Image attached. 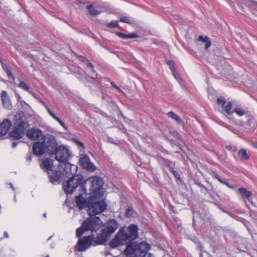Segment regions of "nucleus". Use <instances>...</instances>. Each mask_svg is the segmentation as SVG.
Segmentation results:
<instances>
[{
    "label": "nucleus",
    "instance_id": "f257e3e1",
    "mask_svg": "<svg viewBox=\"0 0 257 257\" xmlns=\"http://www.w3.org/2000/svg\"><path fill=\"white\" fill-rule=\"evenodd\" d=\"M138 237V227L132 224L128 227L120 228L114 238L109 243L112 248L116 247L121 245L127 244L123 253L127 257H137L138 255L146 253L151 248L150 244L142 241L134 244L133 241Z\"/></svg>",
    "mask_w": 257,
    "mask_h": 257
},
{
    "label": "nucleus",
    "instance_id": "f03ea898",
    "mask_svg": "<svg viewBox=\"0 0 257 257\" xmlns=\"http://www.w3.org/2000/svg\"><path fill=\"white\" fill-rule=\"evenodd\" d=\"M89 181L91 183L90 189L91 192L90 197L94 199L101 197L103 195L102 191L103 180L98 176H93L90 177Z\"/></svg>",
    "mask_w": 257,
    "mask_h": 257
},
{
    "label": "nucleus",
    "instance_id": "7ed1b4c3",
    "mask_svg": "<svg viewBox=\"0 0 257 257\" xmlns=\"http://www.w3.org/2000/svg\"><path fill=\"white\" fill-rule=\"evenodd\" d=\"M82 180L79 176H73L64 183L63 189L67 194H72L75 189L81 185Z\"/></svg>",
    "mask_w": 257,
    "mask_h": 257
},
{
    "label": "nucleus",
    "instance_id": "20e7f679",
    "mask_svg": "<svg viewBox=\"0 0 257 257\" xmlns=\"http://www.w3.org/2000/svg\"><path fill=\"white\" fill-rule=\"evenodd\" d=\"M94 236L93 235L84 236L78 239L75 246V250L83 252L88 249L93 244Z\"/></svg>",
    "mask_w": 257,
    "mask_h": 257
},
{
    "label": "nucleus",
    "instance_id": "39448f33",
    "mask_svg": "<svg viewBox=\"0 0 257 257\" xmlns=\"http://www.w3.org/2000/svg\"><path fill=\"white\" fill-rule=\"evenodd\" d=\"M88 214L89 216H95L104 212L107 207L106 202L104 200H99L90 203L88 206Z\"/></svg>",
    "mask_w": 257,
    "mask_h": 257
},
{
    "label": "nucleus",
    "instance_id": "423d86ee",
    "mask_svg": "<svg viewBox=\"0 0 257 257\" xmlns=\"http://www.w3.org/2000/svg\"><path fill=\"white\" fill-rule=\"evenodd\" d=\"M86 229L92 232L98 230L101 226L102 221L99 217L90 216L83 221Z\"/></svg>",
    "mask_w": 257,
    "mask_h": 257
},
{
    "label": "nucleus",
    "instance_id": "0eeeda50",
    "mask_svg": "<svg viewBox=\"0 0 257 257\" xmlns=\"http://www.w3.org/2000/svg\"><path fill=\"white\" fill-rule=\"evenodd\" d=\"M54 154L55 155L56 160L60 163L68 162L70 157L69 150L63 145L58 146Z\"/></svg>",
    "mask_w": 257,
    "mask_h": 257
},
{
    "label": "nucleus",
    "instance_id": "6e6552de",
    "mask_svg": "<svg viewBox=\"0 0 257 257\" xmlns=\"http://www.w3.org/2000/svg\"><path fill=\"white\" fill-rule=\"evenodd\" d=\"M45 141L46 139H43L40 141L35 142L33 146V152L35 155L42 156L47 152Z\"/></svg>",
    "mask_w": 257,
    "mask_h": 257
},
{
    "label": "nucleus",
    "instance_id": "1a4fd4ad",
    "mask_svg": "<svg viewBox=\"0 0 257 257\" xmlns=\"http://www.w3.org/2000/svg\"><path fill=\"white\" fill-rule=\"evenodd\" d=\"M27 137L30 140L36 141L40 139V141L46 139V136L42 131L35 127L29 129L27 132Z\"/></svg>",
    "mask_w": 257,
    "mask_h": 257
},
{
    "label": "nucleus",
    "instance_id": "9d476101",
    "mask_svg": "<svg viewBox=\"0 0 257 257\" xmlns=\"http://www.w3.org/2000/svg\"><path fill=\"white\" fill-rule=\"evenodd\" d=\"M64 167L63 171L62 172V175L65 177H69L71 175H74L76 171L77 166L70 163L69 162H64Z\"/></svg>",
    "mask_w": 257,
    "mask_h": 257
},
{
    "label": "nucleus",
    "instance_id": "9b49d317",
    "mask_svg": "<svg viewBox=\"0 0 257 257\" xmlns=\"http://www.w3.org/2000/svg\"><path fill=\"white\" fill-rule=\"evenodd\" d=\"M110 236L102 229L101 232L98 233L95 239H94L93 245L105 244Z\"/></svg>",
    "mask_w": 257,
    "mask_h": 257
},
{
    "label": "nucleus",
    "instance_id": "f8f14e48",
    "mask_svg": "<svg viewBox=\"0 0 257 257\" xmlns=\"http://www.w3.org/2000/svg\"><path fill=\"white\" fill-rule=\"evenodd\" d=\"M79 163L83 168L90 171H94L96 169L95 166L90 162V160L88 156L84 155L79 160Z\"/></svg>",
    "mask_w": 257,
    "mask_h": 257
},
{
    "label": "nucleus",
    "instance_id": "ddd939ff",
    "mask_svg": "<svg viewBox=\"0 0 257 257\" xmlns=\"http://www.w3.org/2000/svg\"><path fill=\"white\" fill-rule=\"evenodd\" d=\"M45 145L47 152H49L51 154H54L56 149L58 147L56 140L52 136L48 138L47 141H45Z\"/></svg>",
    "mask_w": 257,
    "mask_h": 257
},
{
    "label": "nucleus",
    "instance_id": "4468645a",
    "mask_svg": "<svg viewBox=\"0 0 257 257\" xmlns=\"http://www.w3.org/2000/svg\"><path fill=\"white\" fill-rule=\"evenodd\" d=\"M216 102L218 106L220 107H223V110L227 114L231 113V110L232 107V103L231 102H228L226 105H224L226 103V100L223 97L217 98Z\"/></svg>",
    "mask_w": 257,
    "mask_h": 257
},
{
    "label": "nucleus",
    "instance_id": "2eb2a0df",
    "mask_svg": "<svg viewBox=\"0 0 257 257\" xmlns=\"http://www.w3.org/2000/svg\"><path fill=\"white\" fill-rule=\"evenodd\" d=\"M118 224L115 219H110L107 221L106 226L103 229L110 236L117 228Z\"/></svg>",
    "mask_w": 257,
    "mask_h": 257
},
{
    "label": "nucleus",
    "instance_id": "dca6fc26",
    "mask_svg": "<svg viewBox=\"0 0 257 257\" xmlns=\"http://www.w3.org/2000/svg\"><path fill=\"white\" fill-rule=\"evenodd\" d=\"M1 99L3 106L4 108L8 109H11L12 107V104L10 97L8 92L5 90H3L1 93Z\"/></svg>",
    "mask_w": 257,
    "mask_h": 257
},
{
    "label": "nucleus",
    "instance_id": "f3484780",
    "mask_svg": "<svg viewBox=\"0 0 257 257\" xmlns=\"http://www.w3.org/2000/svg\"><path fill=\"white\" fill-rule=\"evenodd\" d=\"M50 181L52 183H55L60 181L61 179H63V176L62 173L59 170H53L49 172V173H47Z\"/></svg>",
    "mask_w": 257,
    "mask_h": 257
},
{
    "label": "nucleus",
    "instance_id": "a211bd4d",
    "mask_svg": "<svg viewBox=\"0 0 257 257\" xmlns=\"http://www.w3.org/2000/svg\"><path fill=\"white\" fill-rule=\"evenodd\" d=\"M16 118H18L17 120L16 126L19 127L21 130H23L25 132V130L28 127L29 124L26 120V118L24 117L23 113H19L16 115Z\"/></svg>",
    "mask_w": 257,
    "mask_h": 257
},
{
    "label": "nucleus",
    "instance_id": "6ab92c4d",
    "mask_svg": "<svg viewBox=\"0 0 257 257\" xmlns=\"http://www.w3.org/2000/svg\"><path fill=\"white\" fill-rule=\"evenodd\" d=\"M54 167L53 162L49 158L43 159L41 160L40 167L47 172L52 171Z\"/></svg>",
    "mask_w": 257,
    "mask_h": 257
},
{
    "label": "nucleus",
    "instance_id": "aec40b11",
    "mask_svg": "<svg viewBox=\"0 0 257 257\" xmlns=\"http://www.w3.org/2000/svg\"><path fill=\"white\" fill-rule=\"evenodd\" d=\"M12 126V122L9 119H5L0 123V138L5 136Z\"/></svg>",
    "mask_w": 257,
    "mask_h": 257
},
{
    "label": "nucleus",
    "instance_id": "412c9836",
    "mask_svg": "<svg viewBox=\"0 0 257 257\" xmlns=\"http://www.w3.org/2000/svg\"><path fill=\"white\" fill-rule=\"evenodd\" d=\"M75 202L79 209L87 207L89 204V202H87L86 199L83 197L82 194H79L75 197Z\"/></svg>",
    "mask_w": 257,
    "mask_h": 257
},
{
    "label": "nucleus",
    "instance_id": "4be33fe9",
    "mask_svg": "<svg viewBox=\"0 0 257 257\" xmlns=\"http://www.w3.org/2000/svg\"><path fill=\"white\" fill-rule=\"evenodd\" d=\"M24 132L23 130L15 126V128L10 133V135L15 139H20L24 136Z\"/></svg>",
    "mask_w": 257,
    "mask_h": 257
},
{
    "label": "nucleus",
    "instance_id": "5701e85b",
    "mask_svg": "<svg viewBox=\"0 0 257 257\" xmlns=\"http://www.w3.org/2000/svg\"><path fill=\"white\" fill-rule=\"evenodd\" d=\"M197 41L205 43V50L206 51H208V49L211 45V42L208 36H199L197 38Z\"/></svg>",
    "mask_w": 257,
    "mask_h": 257
},
{
    "label": "nucleus",
    "instance_id": "b1692460",
    "mask_svg": "<svg viewBox=\"0 0 257 257\" xmlns=\"http://www.w3.org/2000/svg\"><path fill=\"white\" fill-rule=\"evenodd\" d=\"M212 177L218 181H219L221 183L225 185L226 186H227L229 188L233 189L234 187L232 185H231L228 182L225 181L223 180H222L221 177L219 176L218 173L215 171H212L211 173H210Z\"/></svg>",
    "mask_w": 257,
    "mask_h": 257
},
{
    "label": "nucleus",
    "instance_id": "393cba45",
    "mask_svg": "<svg viewBox=\"0 0 257 257\" xmlns=\"http://www.w3.org/2000/svg\"><path fill=\"white\" fill-rule=\"evenodd\" d=\"M212 177L218 181H219L221 183L225 185L226 186H227L229 188L233 189L234 187L232 185H231L228 182L225 181L223 180H222L221 177L219 176L218 173L215 171H212L211 173H210Z\"/></svg>",
    "mask_w": 257,
    "mask_h": 257
},
{
    "label": "nucleus",
    "instance_id": "a878e982",
    "mask_svg": "<svg viewBox=\"0 0 257 257\" xmlns=\"http://www.w3.org/2000/svg\"><path fill=\"white\" fill-rule=\"evenodd\" d=\"M47 108V110L49 114L56 120L65 130H68L67 126L48 107Z\"/></svg>",
    "mask_w": 257,
    "mask_h": 257
},
{
    "label": "nucleus",
    "instance_id": "bb28decb",
    "mask_svg": "<svg viewBox=\"0 0 257 257\" xmlns=\"http://www.w3.org/2000/svg\"><path fill=\"white\" fill-rule=\"evenodd\" d=\"M238 192L244 197H245L249 202H251L252 193L247 190L245 188H240L238 189Z\"/></svg>",
    "mask_w": 257,
    "mask_h": 257
},
{
    "label": "nucleus",
    "instance_id": "cd10ccee",
    "mask_svg": "<svg viewBox=\"0 0 257 257\" xmlns=\"http://www.w3.org/2000/svg\"><path fill=\"white\" fill-rule=\"evenodd\" d=\"M2 67L4 70L6 72L8 78L9 79H12L13 80H14L15 77L13 74L12 68H11V67L4 63H2Z\"/></svg>",
    "mask_w": 257,
    "mask_h": 257
},
{
    "label": "nucleus",
    "instance_id": "c85d7f7f",
    "mask_svg": "<svg viewBox=\"0 0 257 257\" xmlns=\"http://www.w3.org/2000/svg\"><path fill=\"white\" fill-rule=\"evenodd\" d=\"M168 117L171 118L172 119L174 120L178 124L180 125L182 122V120L180 117L176 114L174 112L171 111H169L167 114Z\"/></svg>",
    "mask_w": 257,
    "mask_h": 257
},
{
    "label": "nucleus",
    "instance_id": "c756f323",
    "mask_svg": "<svg viewBox=\"0 0 257 257\" xmlns=\"http://www.w3.org/2000/svg\"><path fill=\"white\" fill-rule=\"evenodd\" d=\"M88 231L86 229V227L84 222H83L80 227L77 228L76 230V235L78 238H81L82 235L85 231Z\"/></svg>",
    "mask_w": 257,
    "mask_h": 257
},
{
    "label": "nucleus",
    "instance_id": "7c9ffc66",
    "mask_svg": "<svg viewBox=\"0 0 257 257\" xmlns=\"http://www.w3.org/2000/svg\"><path fill=\"white\" fill-rule=\"evenodd\" d=\"M238 155L241 160L246 161L249 158V156L247 154L246 150L243 148L241 149L238 152Z\"/></svg>",
    "mask_w": 257,
    "mask_h": 257
},
{
    "label": "nucleus",
    "instance_id": "2f4dec72",
    "mask_svg": "<svg viewBox=\"0 0 257 257\" xmlns=\"http://www.w3.org/2000/svg\"><path fill=\"white\" fill-rule=\"evenodd\" d=\"M87 9L88 10L89 14L91 16H96L100 13V11L96 9L92 5H88L86 7Z\"/></svg>",
    "mask_w": 257,
    "mask_h": 257
},
{
    "label": "nucleus",
    "instance_id": "473e14b6",
    "mask_svg": "<svg viewBox=\"0 0 257 257\" xmlns=\"http://www.w3.org/2000/svg\"><path fill=\"white\" fill-rule=\"evenodd\" d=\"M77 58L79 61L85 63V64L91 69H93L94 66L93 64L87 58L82 56H78Z\"/></svg>",
    "mask_w": 257,
    "mask_h": 257
},
{
    "label": "nucleus",
    "instance_id": "72a5a7b5",
    "mask_svg": "<svg viewBox=\"0 0 257 257\" xmlns=\"http://www.w3.org/2000/svg\"><path fill=\"white\" fill-rule=\"evenodd\" d=\"M233 112L235 113L239 116H242L245 114V110L241 108H235Z\"/></svg>",
    "mask_w": 257,
    "mask_h": 257
},
{
    "label": "nucleus",
    "instance_id": "f704fd0d",
    "mask_svg": "<svg viewBox=\"0 0 257 257\" xmlns=\"http://www.w3.org/2000/svg\"><path fill=\"white\" fill-rule=\"evenodd\" d=\"M134 210L131 206H128L125 210V216L126 217H131L134 214Z\"/></svg>",
    "mask_w": 257,
    "mask_h": 257
},
{
    "label": "nucleus",
    "instance_id": "c9c22d12",
    "mask_svg": "<svg viewBox=\"0 0 257 257\" xmlns=\"http://www.w3.org/2000/svg\"><path fill=\"white\" fill-rule=\"evenodd\" d=\"M167 64L169 66L172 73H175V63L173 61H170V60H167Z\"/></svg>",
    "mask_w": 257,
    "mask_h": 257
},
{
    "label": "nucleus",
    "instance_id": "e433bc0d",
    "mask_svg": "<svg viewBox=\"0 0 257 257\" xmlns=\"http://www.w3.org/2000/svg\"><path fill=\"white\" fill-rule=\"evenodd\" d=\"M19 87L21 88L28 91L30 90V86H28L25 82L23 81H21L19 84Z\"/></svg>",
    "mask_w": 257,
    "mask_h": 257
},
{
    "label": "nucleus",
    "instance_id": "4c0bfd02",
    "mask_svg": "<svg viewBox=\"0 0 257 257\" xmlns=\"http://www.w3.org/2000/svg\"><path fill=\"white\" fill-rule=\"evenodd\" d=\"M119 26L118 21H111L107 24V27L109 28H114Z\"/></svg>",
    "mask_w": 257,
    "mask_h": 257
},
{
    "label": "nucleus",
    "instance_id": "58836bf2",
    "mask_svg": "<svg viewBox=\"0 0 257 257\" xmlns=\"http://www.w3.org/2000/svg\"><path fill=\"white\" fill-rule=\"evenodd\" d=\"M115 34L118 37H119L122 39H127L128 34H126L121 33L120 32H116L115 33Z\"/></svg>",
    "mask_w": 257,
    "mask_h": 257
},
{
    "label": "nucleus",
    "instance_id": "ea45409f",
    "mask_svg": "<svg viewBox=\"0 0 257 257\" xmlns=\"http://www.w3.org/2000/svg\"><path fill=\"white\" fill-rule=\"evenodd\" d=\"M120 22L125 23L127 24H130V20L127 17H121L119 19Z\"/></svg>",
    "mask_w": 257,
    "mask_h": 257
},
{
    "label": "nucleus",
    "instance_id": "a19ab883",
    "mask_svg": "<svg viewBox=\"0 0 257 257\" xmlns=\"http://www.w3.org/2000/svg\"><path fill=\"white\" fill-rule=\"evenodd\" d=\"M170 171L174 176L175 178H176L177 179L180 178V174L173 168H170Z\"/></svg>",
    "mask_w": 257,
    "mask_h": 257
},
{
    "label": "nucleus",
    "instance_id": "79ce46f5",
    "mask_svg": "<svg viewBox=\"0 0 257 257\" xmlns=\"http://www.w3.org/2000/svg\"><path fill=\"white\" fill-rule=\"evenodd\" d=\"M138 37L139 35L136 33H131L128 34L127 39L136 38H138Z\"/></svg>",
    "mask_w": 257,
    "mask_h": 257
},
{
    "label": "nucleus",
    "instance_id": "37998d69",
    "mask_svg": "<svg viewBox=\"0 0 257 257\" xmlns=\"http://www.w3.org/2000/svg\"><path fill=\"white\" fill-rule=\"evenodd\" d=\"M76 143L77 144V145L80 147H82V149H85V146L84 145V144L81 142V141H79L78 140H76Z\"/></svg>",
    "mask_w": 257,
    "mask_h": 257
},
{
    "label": "nucleus",
    "instance_id": "c03bdc74",
    "mask_svg": "<svg viewBox=\"0 0 257 257\" xmlns=\"http://www.w3.org/2000/svg\"><path fill=\"white\" fill-rule=\"evenodd\" d=\"M172 74L173 75V76L175 77V78L176 79H178L180 77V75L179 73H178L176 71V69H175V73H172Z\"/></svg>",
    "mask_w": 257,
    "mask_h": 257
},
{
    "label": "nucleus",
    "instance_id": "a18cd8bd",
    "mask_svg": "<svg viewBox=\"0 0 257 257\" xmlns=\"http://www.w3.org/2000/svg\"><path fill=\"white\" fill-rule=\"evenodd\" d=\"M110 84L113 87V88H115L116 89H118L119 88L116 85V84H115V83L114 82H111L110 83Z\"/></svg>",
    "mask_w": 257,
    "mask_h": 257
},
{
    "label": "nucleus",
    "instance_id": "49530a36",
    "mask_svg": "<svg viewBox=\"0 0 257 257\" xmlns=\"http://www.w3.org/2000/svg\"><path fill=\"white\" fill-rule=\"evenodd\" d=\"M252 146L257 149V142H253L252 143Z\"/></svg>",
    "mask_w": 257,
    "mask_h": 257
},
{
    "label": "nucleus",
    "instance_id": "de8ad7c7",
    "mask_svg": "<svg viewBox=\"0 0 257 257\" xmlns=\"http://www.w3.org/2000/svg\"><path fill=\"white\" fill-rule=\"evenodd\" d=\"M4 235L5 237H8V233L7 232H5Z\"/></svg>",
    "mask_w": 257,
    "mask_h": 257
},
{
    "label": "nucleus",
    "instance_id": "09e8293b",
    "mask_svg": "<svg viewBox=\"0 0 257 257\" xmlns=\"http://www.w3.org/2000/svg\"><path fill=\"white\" fill-rule=\"evenodd\" d=\"M249 119H254V116H253V115H249Z\"/></svg>",
    "mask_w": 257,
    "mask_h": 257
},
{
    "label": "nucleus",
    "instance_id": "8fccbe9b",
    "mask_svg": "<svg viewBox=\"0 0 257 257\" xmlns=\"http://www.w3.org/2000/svg\"><path fill=\"white\" fill-rule=\"evenodd\" d=\"M17 145V143H13V148H15Z\"/></svg>",
    "mask_w": 257,
    "mask_h": 257
},
{
    "label": "nucleus",
    "instance_id": "3c124183",
    "mask_svg": "<svg viewBox=\"0 0 257 257\" xmlns=\"http://www.w3.org/2000/svg\"><path fill=\"white\" fill-rule=\"evenodd\" d=\"M45 257H49V255H47L46 256H45Z\"/></svg>",
    "mask_w": 257,
    "mask_h": 257
},
{
    "label": "nucleus",
    "instance_id": "603ef678",
    "mask_svg": "<svg viewBox=\"0 0 257 257\" xmlns=\"http://www.w3.org/2000/svg\"><path fill=\"white\" fill-rule=\"evenodd\" d=\"M44 216L45 217H46V214H44Z\"/></svg>",
    "mask_w": 257,
    "mask_h": 257
},
{
    "label": "nucleus",
    "instance_id": "864d4df0",
    "mask_svg": "<svg viewBox=\"0 0 257 257\" xmlns=\"http://www.w3.org/2000/svg\"><path fill=\"white\" fill-rule=\"evenodd\" d=\"M256 5H257V2L255 3Z\"/></svg>",
    "mask_w": 257,
    "mask_h": 257
}]
</instances>
